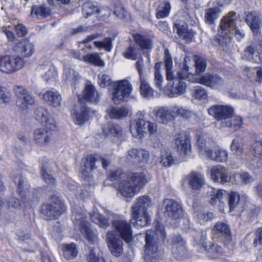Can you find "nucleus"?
I'll return each mask as SVG.
<instances>
[{
    "label": "nucleus",
    "instance_id": "obj_13",
    "mask_svg": "<svg viewBox=\"0 0 262 262\" xmlns=\"http://www.w3.org/2000/svg\"><path fill=\"white\" fill-rule=\"evenodd\" d=\"M12 50L23 59L31 57L35 52L33 43L26 38L19 40L15 44Z\"/></svg>",
    "mask_w": 262,
    "mask_h": 262
},
{
    "label": "nucleus",
    "instance_id": "obj_10",
    "mask_svg": "<svg viewBox=\"0 0 262 262\" xmlns=\"http://www.w3.org/2000/svg\"><path fill=\"white\" fill-rule=\"evenodd\" d=\"M151 113L159 123L164 124H167L176 118L174 105L156 107L151 109Z\"/></svg>",
    "mask_w": 262,
    "mask_h": 262
},
{
    "label": "nucleus",
    "instance_id": "obj_20",
    "mask_svg": "<svg viewBox=\"0 0 262 262\" xmlns=\"http://www.w3.org/2000/svg\"><path fill=\"white\" fill-rule=\"evenodd\" d=\"M211 179L215 182L225 184L230 181L231 176L226 167L218 165L213 166L210 169Z\"/></svg>",
    "mask_w": 262,
    "mask_h": 262
},
{
    "label": "nucleus",
    "instance_id": "obj_46",
    "mask_svg": "<svg viewBox=\"0 0 262 262\" xmlns=\"http://www.w3.org/2000/svg\"><path fill=\"white\" fill-rule=\"evenodd\" d=\"M97 162L96 158L93 156H88L83 158L82 161V167H84L82 170L89 173L96 168L95 163Z\"/></svg>",
    "mask_w": 262,
    "mask_h": 262
},
{
    "label": "nucleus",
    "instance_id": "obj_54",
    "mask_svg": "<svg viewBox=\"0 0 262 262\" xmlns=\"http://www.w3.org/2000/svg\"><path fill=\"white\" fill-rule=\"evenodd\" d=\"M194 60L195 61V75H199L204 72L206 68V62L205 60L199 56H194Z\"/></svg>",
    "mask_w": 262,
    "mask_h": 262
},
{
    "label": "nucleus",
    "instance_id": "obj_52",
    "mask_svg": "<svg viewBox=\"0 0 262 262\" xmlns=\"http://www.w3.org/2000/svg\"><path fill=\"white\" fill-rule=\"evenodd\" d=\"M220 12V10L217 8L208 9L206 10L205 14L206 21L209 24H212L214 21L217 18Z\"/></svg>",
    "mask_w": 262,
    "mask_h": 262
},
{
    "label": "nucleus",
    "instance_id": "obj_50",
    "mask_svg": "<svg viewBox=\"0 0 262 262\" xmlns=\"http://www.w3.org/2000/svg\"><path fill=\"white\" fill-rule=\"evenodd\" d=\"M90 217L92 222L98 225L101 228H106L110 225L108 219L98 212L91 214Z\"/></svg>",
    "mask_w": 262,
    "mask_h": 262
},
{
    "label": "nucleus",
    "instance_id": "obj_44",
    "mask_svg": "<svg viewBox=\"0 0 262 262\" xmlns=\"http://www.w3.org/2000/svg\"><path fill=\"white\" fill-rule=\"evenodd\" d=\"M14 182L18 185V190L20 194L23 196L24 192V198L27 196L28 199L29 200V196L31 195L29 191L30 186L27 184H24L25 181L21 176L15 177Z\"/></svg>",
    "mask_w": 262,
    "mask_h": 262
},
{
    "label": "nucleus",
    "instance_id": "obj_14",
    "mask_svg": "<svg viewBox=\"0 0 262 262\" xmlns=\"http://www.w3.org/2000/svg\"><path fill=\"white\" fill-rule=\"evenodd\" d=\"M150 155L147 150L143 149L133 148L128 151L126 159L140 166L145 165L149 160Z\"/></svg>",
    "mask_w": 262,
    "mask_h": 262
},
{
    "label": "nucleus",
    "instance_id": "obj_56",
    "mask_svg": "<svg viewBox=\"0 0 262 262\" xmlns=\"http://www.w3.org/2000/svg\"><path fill=\"white\" fill-rule=\"evenodd\" d=\"M112 40L111 37H106L103 40L95 41V46L99 49H103L106 52H111L112 48Z\"/></svg>",
    "mask_w": 262,
    "mask_h": 262
},
{
    "label": "nucleus",
    "instance_id": "obj_7",
    "mask_svg": "<svg viewBox=\"0 0 262 262\" xmlns=\"http://www.w3.org/2000/svg\"><path fill=\"white\" fill-rule=\"evenodd\" d=\"M192 82L198 83L212 89L221 91L226 87L224 80L217 74L206 73L200 77L195 78Z\"/></svg>",
    "mask_w": 262,
    "mask_h": 262
},
{
    "label": "nucleus",
    "instance_id": "obj_47",
    "mask_svg": "<svg viewBox=\"0 0 262 262\" xmlns=\"http://www.w3.org/2000/svg\"><path fill=\"white\" fill-rule=\"evenodd\" d=\"M140 91L143 97L149 99L153 97L154 90L146 82L145 78L140 79Z\"/></svg>",
    "mask_w": 262,
    "mask_h": 262
},
{
    "label": "nucleus",
    "instance_id": "obj_48",
    "mask_svg": "<svg viewBox=\"0 0 262 262\" xmlns=\"http://www.w3.org/2000/svg\"><path fill=\"white\" fill-rule=\"evenodd\" d=\"M194 216L198 220L200 224H203L211 221L213 218V214L212 212H205L202 210V209L201 208L194 211Z\"/></svg>",
    "mask_w": 262,
    "mask_h": 262
},
{
    "label": "nucleus",
    "instance_id": "obj_60",
    "mask_svg": "<svg viewBox=\"0 0 262 262\" xmlns=\"http://www.w3.org/2000/svg\"><path fill=\"white\" fill-rule=\"evenodd\" d=\"M78 74L73 69H66L64 70V77L65 80L74 83L78 79Z\"/></svg>",
    "mask_w": 262,
    "mask_h": 262
},
{
    "label": "nucleus",
    "instance_id": "obj_19",
    "mask_svg": "<svg viewBox=\"0 0 262 262\" xmlns=\"http://www.w3.org/2000/svg\"><path fill=\"white\" fill-rule=\"evenodd\" d=\"M101 95L92 84H87L81 95H78V102L83 103L84 101L97 103Z\"/></svg>",
    "mask_w": 262,
    "mask_h": 262
},
{
    "label": "nucleus",
    "instance_id": "obj_15",
    "mask_svg": "<svg viewBox=\"0 0 262 262\" xmlns=\"http://www.w3.org/2000/svg\"><path fill=\"white\" fill-rule=\"evenodd\" d=\"M245 21L255 35L260 34L262 28V16L258 12L253 11L248 12L245 16Z\"/></svg>",
    "mask_w": 262,
    "mask_h": 262
},
{
    "label": "nucleus",
    "instance_id": "obj_63",
    "mask_svg": "<svg viewBox=\"0 0 262 262\" xmlns=\"http://www.w3.org/2000/svg\"><path fill=\"white\" fill-rule=\"evenodd\" d=\"M41 174L45 181L49 185H54L56 183V181L53 177L49 173L44 169L43 167L41 168Z\"/></svg>",
    "mask_w": 262,
    "mask_h": 262
},
{
    "label": "nucleus",
    "instance_id": "obj_29",
    "mask_svg": "<svg viewBox=\"0 0 262 262\" xmlns=\"http://www.w3.org/2000/svg\"><path fill=\"white\" fill-rule=\"evenodd\" d=\"M117 188L119 193L123 196L132 198L136 194V187L127 178V180L118 184Z\"/></svg>",
    "mask_w": 262,
    "mask_h": 262
},
{
    "label": "nucleus",
    "instance_id": "obj_40",
    "mask_svg": "<svg viewBox=\"0 0 262 262\" xmlns=\"http://www.w3.org/2000/svg\"><path fill=\"white\" fill-rule=\"evenodd\" d=\"M174 161L175 160L169 150L164 149L161 152L159 158V164L161 166L165 168L169 167L174 163Z\"/></svg>",
    "mask_w": 262,
    "mask_h": 262
},
{
    "label": "nucleus",
    "instance_id": "obj_64",
    "mask_svg": "<svg viewBox=\"0 0 262 262\" xmlns=\"http://www.w3.org/2000/svg\"><path fill=\"white\" fill-rule=\"evenodd\" d=\"M252 149L255 156L262 158V140L254 142L252 145Z\"/></svg>",
    "mask_w": 262,
    "mask_h": 262
},
{
    "label": "nucleus",
    "instance_id": "obj_49",
    "mask_svg": "<svg viewBox=\"0 0 262 262\" xmlns=\"http://www.w3.org/2000/svg\"><path fill=\"white\" fill-rule=\"evenodd\" d=\"M98 11H99V6L94 3L89 2L83 5L82 13L85 18L93 14H97Z\"/></svg>",
    "mask_w": 262,
    "mask_h": 262
},
{
    "label": "nucleus",
    "instance_id": "obj_38",
    "mask_svg": "<svg viewBox=\"0 0 262 262\" xmlns=\"http://www.w3.org/2000/svg\"><path fill=\"white\" fill-rule=\"evenodd\" d=\"M177 33L178 35L186 41H191L194 36V33L191 30L188 29V26L185 23L182 24H175Z\"/></svg>",
    "mask_w": 262,
    "mask_h": 262
},
{
    "label": "nucleus",
    "instance_id": "obj_6",
    "mask_svg": "<svg viewBox=\"0 0 262 262\" xmlns=\"http://www.w3.org/2000/svg\"><path fill=\"white\" fill-rule=\"evenodd\" d=\"M185 78L178 77L173 78L170 80H167V85L163 87V92L170 98L177 97L183 95L187 89V84L183 80Z\"/></svg>",
    "mask_w": 262,
    "mask_h": 262
},
{
    "label": "nucleus",
    "instance_id": "obj_32",
    "mask_svg": "<svg viewBox=\"0 0 262 262\" xmlns=\"http://www.w3.org/2000/svg\"><path fill=\"white\" fill-rule=\"evenodd\" d=\"M107 116L110 119H121L128 116L129 110L125 106L116 107L110 106L106 110Z\"/></svg>",
    "mask_w": 262,
    "mask_h": 262
},
{
    "label": "nucleus",
    "instance_id": "obj_17",
    "mask_svg": "<svg viewBox=\"0 0 262 262\" xmlns=\"http://www.w3.org/2000/svg\"><path fill=\"white\" fill-rule=\"evenodd\" d=\"M112 225L120 236L126 243H130L133 239V233L130 224L123 220H117L112 222Z\"/></svg>",
    "mask_w": 262,
    "mask_h": 262
},
{
    "label": "nucleus",
    "instance_id": "obj_57",
    "mask_svg": "<svg viewBox=\"0 0 262 262\" xmlns=\"http://www.w3.org/2000/svg\"><path fill=\"white\" fill-rule=\"evenodd\" d=\"M174 110L176 118L181 117L184 119H188L193 115V113L191 111L180 106L174 105Z\"/></svg>",
    "mask_w": 262,
    "mask_h": 262
},
{
    "label": "nucleus",
    "instance_id": "obj_27",
    "mask_svg": "<svg viewBox=\"0 0 262 262\" xmlns=\"http://www.w3.org/2000/svg\"><path fill=\"white\" fill-rule=\"evenodd\" d=\"M128 178L138 190H140L150 180L148 174L145 172L132 173Z\"/></svg>",
    "mask_w": 262,
    "mask_h": 262
},
{
    "label": "nucleus",
    "instance_id": "obj_42",
    "mask_svg": "<svg viewBox=\"0 0 262 262\" xmlns=\"http://www.w3.org/2000/svg\"><path fill=\"white\" fill-rule=\"evenodd\" d=\"M63 256L67 259H71L76 257L78 255V249L74 243L64 244L62 245Z\"/></svg>",
    "mask_w": 262,
    "mask_h": 262
},
{
    "label": "nucleus",
    "instance_id": "obj_61",
    "mask_svg": "<svg viewBox=\"0 0 262 262\" xmlns=\"http://www.w3.org/2000/svg\"><path fill=\"white\" fill-rule=\"evenodd\" d=\"M193 97L196 99L205 100L207 98L208 94L204 88L201 86H198L196 87L194 90L193 94Z\"/></svg>",
    "mask_w": 262,
    "mask_h": 262
},
{
    "label": "nucleus",
    "instance_id": "obj_12",
    "mask_svg": "<svg viewBox=\"0 0 262 262\" xmlns=\"http://www.w3.org/2000/svg\"><path fill=\"white\" fill-rule=\"evenodd\" d=\"M45 207L46 212L45 213L50 220L59 216L66 210L64 203L56 195L51 198V203Z\"/></svg>",
    "mask_w": 262,
    "mask_h": 262
},
{
    "label": "nucleus",
    "instance_id": "obj_33",
    "mask_svg": "<svg viewBox=\"0 0 262 262\" xmlns=\"http://www.w3.org/2000/svg\"><path fill=\"white\" fill-rule=\"evenodd\" d=\"M103 133L108 137L120 138L123 136L122 128L118 124L108 123L104 125L102 128Z\"/></svg>",
    "mask_w": 262,
    "mask_h": 262
},
{
    "label": "nucleus",
    "instance_id": "obj_35",
    "mask_svg": "<svg viewBox=\"0 0 262 262\" xmlns=\"http://www.w3.org/2000/svg\"><path fill=\"white\" fill-rule=\"evenodd\" d=\"M201 237L200 239H196V243L199 246L201 250L207 251L208 252H215L221 253L222 248L217 245L211 244L209 243L207 245L208 243L206 242L207 236L206 232L201 233Z\"/></svg>",
    "mask_w": 262,
    "mask_h": 262
},
{
    "label": "nucleus",
    "instance_id": "obj_9",
    "mask_svg": "<svg viewBox=\"0 0 262 262\" xmlns=\"http://www.w3.org/2000/svg\"><path fill=\"white\" fill-rule=\"evenodd\" d=\"M72 220L75 225L79 226L81 232L85 235L90 242L95 243L97 241L98 236L90 228L89 223L86 222L83 215L78 214L73 210Z\"/></svg>",
    "mask_w": 262,
    "mask_h": 262
},
{
    "label": "nucleus",
    "instance_id": "obj_5",
    "mask_svg": "<svg viewBox=\"0 0 262 262\" xmlns=\"http://www.w3.org/2000/svg\"><path fill=\"white\" fill-rule=\"evenodd\" d=\"M235 30V37L238 41H240L245 37L243 30L236 29L235 23L231 17H225L222 19L218 31L216 39L220 43L223 42L224 39L230 37V34Z\"/></svg>",
    "mask_w": 262,
    "mask_h": 262
},
{
    "label": "nucleus",
    "instance_id": "obj_62",
    "mask_svg": "<svg viewBox=\"0 0 262 262\" xmlns=\"http://www.w3.org/2000/svg\"><path fill=\"white\" fill-rule=\"evenodd\" d=\"M243 124V120L239 116H235L231 121L226 122L224 125L227 127H233L235 129L239 128Z\"/></svg>",
    "mask_w": 262,
    "mask_h": 262
},
{
    "label": "nucleus",
    "instance_id": "obj_1",
    "mask_svg": "<svg viewBox=\"0 0 262 262\" xmlns=\"http://www.w3.org/2000/svg\"><path fill=\"white\" fill-rule=\"evenodd\" d=\"M36 117L43 127L34 130L33 141L39 146H46L51 141L53 132L56 129L55 121L44 108H39L36 111Z\"/></svg>",
    "mask_w": 262,
    "mask_h": 262
},
{
    "label": "nucleus",
    "instance_id": "obj_37",
    "mask_svg": "<svg viewBox=\"0 0 262 262\" xmlns=\"http://www.w3.org/2000/svg\"><path fill=\"white\" fill-rule=\"evenodd\" d=\"M151 205V200L146 195L138 197L132 207V211L137 210V211H147V209Z\"/></svg>",
    "mask_w": 262,
    "mask_h": 262
},
{
    "label": "nucleus",
    "instance_id": "obj_3",
    "mask_svg": "<svg viewBox=\"0 0 262 262\" xmlns=\"http://www.w3.org/2000/svg\"><path fill=\"white\" fill-rule=\"evenodd\" d=\"M205 135L200 132L196 133L198 138L196 144L199 148L200 154L217 163L226 162L228 159L227 150L220 147H215L212 149L206 147L205 144Z\"/></svg>",
    "mask_w": 262,
    "mask_h": 262
},
{
    "label": "nucleus",
    "instance_id": "obj_26",
    "mask_svg": "<svg viewBox=\"0 0 262 262\" xmlns=\"http://www.w3.org/2000/svg\"><path fill=\"white\" fill-rule=\"evenodd\" d=\"M185 242L180 236L174 237L172 241V253L173 256L179 259H181L186 254V248Z\"/></svg>",
    "mask_w": 262,
    "mask_h": 262
},
{
    "label": "nucleus",
    "instance_id": "obj_43",
    "mask_svg": "<svg viewBox=\"0 0 262 262\" xmlns=\"http://www.w3.org/2000/svg\"><path fill=\"white\" fill-rule=\"evenodd\" d=\"M82 61L98 67H104L105 62L101 59L97 53L87 54L82 57Z\"/></svg>",
    "mask_w": 262,
    "mask_h": 262
},
{
    "label": "nucleus",
    "instance_id": "obj_4",
    "mask_svg": "<svg viewBox=\"0 0 262 262\" xmlns=\"http://www.w3.org/2000/svg\"><path fill=\"white\" fill-rule=\"evenodd\" d=\"M25 65L24 59L16 53L0 56V71L12 74L22 69Z\"/></svg>",
    "mask_w": 262,
    "mask_h": 262
},
{
    "label": "nucleus",
    "instance_id": "obj_30",
    "mask_svg": "<svg viewBox=\"0 0 262 262\" xmlns=\"http://www.w3.org/2000/svg\"><path fill=\"white\" fill-rule=\"evenodd\" d=\"M42 99L49 105L54 107L60 105L62 98L60 93L56 90H47L42 94Z\"/></svg>",
    "mask_w": 262,
    "mask_h": 262
},
{
    "label": "nucleus",
    "instance_id": "obj_55",
    "mask_svg": "<svg viewBox=\"0 0 262 262\" xmlns=\"http://www.w3.org/2000/svg\"><path fill=\"white\" fill-rule=\"evenodd\" d=\"M122 55L126 59L136 60L138 59L139 54L138 49L136 47L130 46L125 49Z\"/></svg>",
    "mask_w": 262,
    "mask_h": 262
},
{
    "label": "nucleus",
    "instance_id": "obj_34",
    "mask_svg": "<svg viewBox=\"0 0 262 262\" xmlns=\"http://www.w3.org/2000/svg\"><path fill=\"white\" fill-rule=\"evenodd\" d=\"M178 151L183 155L188 154L191 149L190 141L185 135H178L175 139Z\"/></svg>",
    "mask_w": 262,
    "mask_h": 262
},
{
    "label": "nucleus",
    "instance_id": "obj_39",
    "mask_svg": "<svg viewBox=\"0 0 262 262\" xmlns=\"http://www.w3.org/2000/svg\"><path fill=\"white\" fill-rule=\"evenodd\" d=\"M164 68L166 70V79L170 80L173 78L174 73L173 69L172 58L168 49L164 50Z\"/></svg>",
    "mask_w": 262,
    "mask_h": 262
},
{
    "label": "nucleus",
    "instance_id": "obj_21",
    "mask_svg": "<svg viewBox=\"0 0 262 262\" xmlns=\"http://www.w3.org/2000/svg\"><path fill=\"white\" fill-rule=\"evenodd\" d=\"M228 195L229 192L225 190H213L210 194V203L213 205H216L223 212L226 206Z\"/></svg>",
    "mask_w": 262,
    "mask_h": 262
},
{
    "label": "nucleus",
    "instance_id": "obj_41",
    "mask_svg": "<svg viewBox=\"0 0 262 262\" xmlns=\"http://www.w3.org/2000/svg\"><path fill=\"white\" fill-rule=\"evenodd\" d=\"M133 37L136 43L139 45L142 50H150L152 48V41L146 36L136 34Z\"/></svg>",
    "mask_w": 262,
    "mask_h": 262
},
{
    "label": "nucleus",
    "instance_id": "obj_16",
    "mask_svg": "<svg viewBox=\"0 0 262 262\" xmlns=\"http://www.w3.org/2000/svg\"><path fill=\"white\" fill-rule=\"evenodd\" d=\"M163 205L167 215L173 219H179L183 216L182 206L174 200L167 199L163 201Z\"/></svg>",
    "mask_w": 262,
    "mask_h": 262
},
{
    "label": "nucleus",
    "instance_id": "obj_18",
    "mask_svg": "<svg viewBox=\"0 0 262 262\" xmlns=\"http://www.w3.org/2000/svg\"><path fill=\"white\" fill-rule=\"evenodd\" d=\"M73 121L77 125H82L89 118V110L83 104L78 102L71 112Z\"/></svg>",
    "mask_w": 262,
    "mask_h": 262
},
{
    "label": "nucleus",
    "instance_id": "obj_22",
    "mask_svg": "<svg viewBox=\"0 0 262 262\" xmlns=\"http://www.w3.org/2000/svg\"><path fill=\"white\" fill-rule=\"evenodd\" d=\"M15 93L17 97L16 105L21 108L35 102L34 98L23 86H16L15 88Z\"/></svg>",
    "mask_w": 262,
    "mask_h": 262
},
{
    "label": "nucleus",
    "instance_id": "obj_31",
    "mask_svg": "<svg viewBox=\"0 0 262 262\" xmlns=\"http://www.w3.org/2000/svg\"><path fill=\"white\" fill-rule=\"evenodd\" d=\"M192 189L199 190L204 184L205 181L203 176L200 173L192 171L185 177Z\"/></svg>",
    "mask_w": 262,
    "mask_h": 262
},
{
    "label": "nucleus",
    "instance_id": "obj_45",
    "mask_svg": "<svg viewBox=\"0 0 262 262\" xmlns=\"http://www.w3.org/2000/svg\"><path fill=\"white\" fill-rule=\"evenodd\" d=\"M171 10V6L169 2L164 1L159 3L156 13V16L158 19L167 17Z\"/></svg>",
    "mask_w": 262,
    "mask_h": 262
},
{
    "label": "nucleus",
    "instance_id": "obj_59",
    "mask_svg": "<svg viewBox=\"0 0 262 262\" xmlns=\"http://www.w3.org/2000/svg\"><path fill=\"white\" fill-rule=\"evenodd\" d=\"M214 230L216 233H219L223 237L228 233H231L228 225L224 223H217L214 226Z\"/></svg>",
    "mask_w": 262,
    "mask_h": 262
},
{
    "label": "nucleus",
    "instance_id": "obj_23",
    "mask_svg": "<svg viewBox=\"0 0 262 262\" xmlns=\"http://www.w3.org/2000/svg\"><path fill=\"white\" fill-rule=\"evenodd\" d=\"M106 240L108 248L115 256H119L123 253V242L117 238L114 231H108L106 234Z\"/></svg>",
    "mask_w": 262,
    "mask_h": 262
},
{
    "label": "nucleus",
    "instance_id": "obj_51",
    "mask_svg": "<svg viewBox=\"0 0 262 262\" xmlns=\"http://www.w3.org/2000/svg\"><path fill=\"white\" fill-rule=\"evenodd\" d=\"M261 46L257 42H254L248 47L245 50L244 56L248 60L252 59V55L255 53L258 52Z\"/></svg>",
    "mask_w": 262,
    "mask_h": 262
},
{
    "label": "nucleus",
    "instance_id": "obj_28",
    "mask_svg": "<svg viewBox=\"0 0 262 262\" xmlns=\"http://www.w3.org/2000/svg\"><path fill=\"white\" fill-rule=\"evenodd\" d=\"M38 69L40 70L48 69L47 71L43 75V79L47 82H53L57 80L58 77L57 70L50 62L47 61L39 65Z\"/></svg>",
    "mask_w": 262,
    "mask_h": 262
},
{
    "label": "nucleus",
    "instance_id": "obj_11",
    "mask_svg": "<svg viewBox=\"0 0 262 262\" xmlns=\"http://www.w3.org/2000/svg\"><path fill=\"white\" fill-rule=\"evenodd\" d=\"M145 115L144 111L137 113V115L139 117H143ZM147 121L140 118L132 121L130 124V132L133 136L139 139L143 138L147 134Z\"/></svg>",
    "mask_w": 262,
    "mask_h": 262
},
{
    "label": "nucleus",
    "instance_id": "obj_36",
    "mask_svg": "<svg viewBox=\"0 0 262 262\" xmlns=\"http://www.w3.org/2000/svg\"><path fill=\"white\" fill-rule=\"evenodd\" d=\"M191 60L190 57L186 56L181 67V70L177 73L178 77L183 78H187L192 82L195 78L192 77L194 75L190 72Z\"/></svg>",
    "mask_w": 262,
    "mask_h": 262
},
{
    "label": "nucleus",
    "instance_id": "obj_8",
    "mask_svg": "<svg viewBox=\"0 0 262 262\" xmlns=\"http://www.w3.org/2000/svg\"><path fill=\"white\" fill-rule=\"evenodd\" d=\"M234 107L228 104L212 105L208 110V114L217 121L232 118L234 115Z\"/></svg>",
    "mask_w": 262,
    "mask_h": 262
},
{
    "label": "nucleus",
    "instance_id": "obj_53",
    "mask_svg": "<svg viewBox=\"0 0 262 262\" xmlns=\"http://www.w3.org/2000/svg\"><path fill=\"white\" fill-rule=\"evenodd\" d=\"M88 262H105L102 253L99 249H92L88 255Z\"/></svg>",
    "mask_w": 262,
    "mask_h": 262
},
{
    "label": "nucleus",
    "instance_id": "obj_58",
    "mask_svg": "<svg viewBox=\"0 0 262 262\" xmlns=\"http://www.w3.org/2000/svg\"><path fill=\"white\" fill-rule=\"evenodd\" d=\"M228 205L230 211H233L239 203L240 198L239 194L235 192H230L228 196Z\"/></svg>",
    "mask_w": 262,
    "mask_h": 262
},
{
    "label": "nucleus",
    "instance_id": "obj_24",
    "mask_svg": "<svg viewBox=\"0 0 262 262\" xmlns=\"http://www.w3.org/2000/svg\"><path fill=\"white\" fill-rule=\"evenodd\" d=\"M130 223L135 227L140 228L147 226L150 222V217L148 211H132Z\"/></svg>",
    "mask_w": 262,
    "mask_h": 262
},
{
    "label": "nucleus",
    "instance_id": "obj_2",
    "mask_svg": "<svg viewBox=\"0 0 262 262\" xmlns=\"http://www.w3.org/2000/svg\"><path fill=\"white\" fill-rule=\"evenodd\" d=\"M98 83L102 88L110 85V95L112 100L116 104L123 102L133 91L132 85L128 80L123 79L111 83L110 77L105 74L99 75Z\"/></svg>",
    "mask_w": 262,
    "mask_h": 262
},
{
    "label": "nucleus",
    "instance_id": "obj_25",
    "mask_svg": "<svg viewBox=\"0 0 262 262\" xmlns=\"http://www.w3.org/2000/svg\"><path fill=\"white\" fill-rule=\"evenodd\" d=\"M145 241V252L147 255L155 253L159 251L160 246L155 232L148 231L146 233Z\"/></svg>",
    "mask_w": 262,
    "mask_h": 262
}]
</instances>
